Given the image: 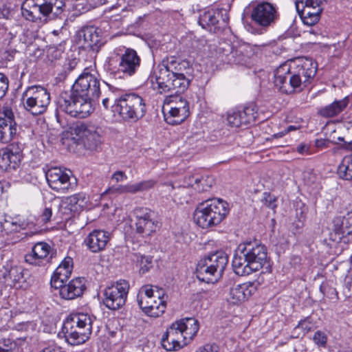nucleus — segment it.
I'll return each instance as SVG.
<instances>
[{
	"instance_id": "obj_57",
	"label": "nucleus",
	"mask_w": 352,
	"mask_h": 352,
	"mask_svg": "<svg viewBox=\"0 0 352 352\" xmlns=\"http://www.w3.org/2000/svg\"><path fill=\"white\" fill-rule=\"evenodd\" d=\"M72 270L70 269L63 268L62 267H57L54 273L60 276V279L67 280L72 274Z\"/></svg>"
},
{
	"instance_id": "obj_44",
	"label": "nucleus",
	"mask_w": 352,
	"mask_h": 352,
	"mask_svg": "<svg viewBox=\"0 0 352 352\" xmlns=\"http://www.w3.org/2000/svg\"><path fill=\"white\" fill-rule=\"evenodd\" d=\"M316 327L315 323L311 316L306 317L305 318L300 320L295 329H301L303 333H307Z\"/></svg>"
},
{
	"instance_id": "obj_50",
	"label": "nucleus",
	"mask_w": 352,
	"mask_h": 352,
	"mask_svg": "<svg viewBox=\"0 0 352 352\" xmlns=\"http://www.w3.org/2000/svg\"><path fill=\"white\" fill-rule=\"evenodd\" d=\"M109 85V90L111 91V94L104 98L102 101V105L104 106V107L105 109H108L109 107V101L111 100V101H113L114 102V98H118L119 95H120V90L116 87H114L111 85Z\"/></svg>"
},
{
	"instance_id": "obj_60",
	"label": "nucleus",
	"mask_w": 352,
	"mask_h": 352,
	"mask_svg": "<svg viewBox=\"0 0 352 352\" xmlns=\"http://www.w3.org/2000/svg\"><path fill=\"white\" fill-rule=\"evenodd\" d=\"M17 53V50L14 48L10 47L3 52V58L6 61H11L14 59L15 54Z\"/></svg>"
},
{
	"instance_id": "obj_10",
	"label": "nucleus",
	"mask_w": 352,
	"mask_h": 352,
	"mask_svg": "<svg viewBox=\"0 0 352 352\" xmlns=\"http://www.w3.org/2000/svg\"><path fill=\"white\" fill-rule=\"evenodd\" d=\"M192 69L189 61L180 60L175 56H168L164 58L154 69L153 74L151 77L153 84V78H162L163 75L168 74V77H174L180 75H192Z\"/></svg>"
},
{
	"instance_id": "obj_25",
	"label": "nucleus",
	"mask_w": 352,
	"mask_h": 352,
	"mask_svg": "<svg viewBox=\"0 0 352 352\" xmlns=\"http://www.w3.org/2000/svg\"><path fill=\"white\" fill-rule=\"evenodd\" d=\"M25 272L21 267H12L8 272L3 274L5 282L10 287L16 288H22L23 283H25Z\"/></svg>"
},
{
	"instance_id": "obj_1",
	"label": "nucleus",
	"mask_w": 352,
	"mask_h": 352,
	"mask_svg": "<svg viewBox=\"0 0 352 352\" xmlns=\"http://www.w3.org/2000/svg\"><path fill=\"white\" fill-rule=\"evenodd\" d=\"M100 95V80L85 69L74 82L70 94L59 98L58 107L72 117L84 118L94 111Z\"/></svg>"
},
{
	"instance_id": "obj_48",
	"label": "nucleus",
	"mask_w": 352,
	"mask_h": 352,
	"mask_svg": "<svg viewBox=\"0 0 352 352\" xmlns=\"http://www.w3.org/2000/svg\"><path fill=\"white\" fill-rule=\"evenodd\" d=\"M85 195L83 193H78L74 195H72L67 198V201L69 204L72 206L78 205L80 207H82L85 204L86 201Z\"/></svg>"
},
{
	"instance_id": "obj_7",
	"label": "nucleus",
	"mask_w": 352,
	"mask_h": 352,
	"mask_svg": "<svg viewBox=\"0 0 352 352\" xmlns=\"http://www.w3.org/2000/svg\"><path fill=\"white\" fill-rule=\"evenodd\" d=\"M64 6L63 0H25L21 6V14L26 19L36 21L50 14L58 16Z\"/></svg>"
},
{
	"instance_id": "obj_14",
	"label": "nucleus",
	"mask_w": 352,
	"mask_h": 352,
	"mask_svg": "<svg viewBox=\"0 0 352 352\" xmlns=\"http://www.w3.org/2000/svg\"><path fill=\"white\" fill-rule=\"evenodd\" d=\"M168 74H165L162 78H153L161 93L174 91L176 94H182L188 89L192 79V75H180L173 78L168 77Z\"/></svg>"
},
{
	"instance_id": "obj_24",
	"label": "nucleus",
	"mask_w": 352,
	"mask_h": 352,
	"mask_svg": "<svg viewBox=\"0 0 352 352\" xmlns=\"http://www.w3.org/2000/svg\"><path fill=\"white\" fill-rule=\"evenodd\" d=\"M196 275L197 278L207 283H214L217 282L221 275L215 272L214 269L204 259L199 261L196 268Z\"/></svg>"
},
{
	"instance_id": "obj_62",
	"label": "nucleus",
	"mask_w": 352,
	"mask_h": 352,
	"mask_svg": "<svg viewBox=\"0 0 352 352\" xmlns=\"http://www.w3.org/2000/svg\"><path fill=\"white\" fill-rule=\"evenodd\" d=\"M58 267H62L65 269L72 270L73 267V260L71 257H66L64 260L60 263Z\"/></svg>"
},
{
	"instance_id": "obj_59",
	"label": "nucleus",
	"mask_w": 352,
	"mask_h": 352,
	"mask_svg": "<svg viewBox=\"0 0 352 352\" xmlns=\"http://www.w3.org/2000/svg\"><path fill=\"white\" fill-rule=\"evenodd\" d=\"M316 176L315 174L311 172H305L303 174V180L306 185L311 186L316 182Z\"/></svg>"
},
{
	"instance_id": "obj_49",
	"label": "nucleus",
	"mask_w": 352,
	"mask_h": 352,
	"mask_svg": "<svg viewBox=\"0 0 352 352\" xmlns=\"http://www.w3.org/2000/svg\"><path fill=\"white\" fill-rule=\"evenodd\" d=\"M1 114L2 115V116H0V120L6 121V122L8 123H11L12 124L17 125L14 120V113L10 108L8 107H3Z\"/></svg>"
},
{
	"instance_id": "obj_39",
	"label": "nucleus",
	"mask_w": 352,
	"mask_h": 352,
	"mask_svg": "<svg viewBox=\"0 0 352 352\" xmlns=\"http://www.w3.org/2000/svg\"><path fill=\"white\" fill-rule=\"evenodd\" d=\"M156 182L155 180L149 179L133 184H127L126 192L127 193H137L153 188Z\"/></svg>"
},
{
	"instance_id": "obj_54",
	"label": "nucleus",
	"mask_w": 352,
	"mask_h": 352,
	"mask_svg": "<svg viewBox=\"0 0 352 352\" xmlns=\"http://www.w3.org/2000/svg\"><path fill=\"white\" fill-rule=\"evenodd\" d=\"M152 259L153 257L150 256H141L139 261L140 263V271L143 274L148 272L151 267Z\"/></svg>"
},
{
	"instance_id": "obj_58",
	"label": "nucleus",
	"mask_w": 352,
	"mask_h": 352,
	"mask_svg": "<svg viewBox=\"0 0 352 352\" xmlns=\"http://www.w3.org/2000/svg\"><path fill=\"white\" fill-rule=\"evenodd\" d=\"M114 193H127L126 192V185L122 186L120 185L118 186H112L109 188L104 194H114Z\"/></svg>"
},
{
	"instance_id": "obj_46",
	"label": "nucleus",
	"mask_w": 352,
	"mask_h": 352,
	"mask_svg": "<svg viewBox=\"0 0 352 352\" xmlns=\"http://www.w3.org/2000/svg\"><path fill=\"white\" fill-rule=\"evenodd\" d=\"M134 213L137 220L154 219V212L146 208H136L134 210Z\"/></svg>"
},
{
	"instance_id": "obj_33",
	"label": "nucleus",
	"mask_w": 352,
	"mask_h": 352,
	"mask_svg": "<svg viewBox=\"0 0 352 352\" xmlns=\"http://www.w3.org/2000/svg\"><path fill=\"white\" fill-rule=\"evenodd\" d=\"M17 133V125L0 120V142H10Z\"/></svg>"
},
{
	"instance_id": "obj_2",
	"label": "nucleus",
	"mask_w": 352,
	"mask_h": 352,
	"mask_svg": "<svg viewBox=\"0 0 352 352\" xmlns=\"http://www.w3.org/2000/svg\"><path fill=\"white\" fill-rule=\"evenodd\" d=\"M317 69V63L311 58H296L290 65L284 63L276 69L274 85L286 94L301 91L311 84Z\"/></svg>"
},
{
	"instance_id": "obj_16",
	"label": "nucleus",
	"mask_w": 352,
	"mask_h": 352,
	"mask_svg": "<svg viewBox=\"0 0 352 352\" xmlns=\"http://www.w3.org/2000/svg\"><path fill=\"white\" fill-rule=\"evenodd\" d=\"M223 12L221 10H210L204 12L199 16V24L203 28L215 32L217 29L221 28V25H226L228 21V16L226 11L224 10V16Z\"/></svg>"
},
{
	"instance_id": "obj_26",
	"label": "nucleus",
	"mask_w": 352,
	"mask_h": 352,
	"mask_svg": "<svg viewBox=\"0 0 352 352\" xmlns=\"http://www.w3.org/2000/svg\"><path fill=\"white\" fill-rule=\"evenodd\" d=\"M177 322L184 336V345H186L199 331L198 321L193 318H185Z\"/></svg>"
},
{
	"instance_id": "obj_35",
	"label": "nucleus",
	"mask_w": 352,
	"mask_h": 352,
	"mask_svg": "<svg viewBox=\"0 0 352 352\" xmlns=\"http://www.w3.org/2000/svg\"><path fill=\"white\" fill-rule=\"evenodd\" d=\"M195 179V184H196V186H195V190L199 192L208 191L213 186V185L215 184L214 178L212 176L208 175H197V178Z\"/></svg>"
},
{
	"instance_id": "obj_11",
	"label": "nucleus",
	"mask_w": 352,
	"mask_h": 352,
	"mask_svg": "<svg viewBox=\"0 0 352 352\" xmlns=\"http://www.w3.org/2000/svg\"><path fill=\"white\" fill-rule=\"evenodd\" d=\"M129 289V285L124 280L107 287L104 290V305L111 310L119 309L125 305Z\"/></svg>"
},
{
	"instance_id": "obj_20",
	"label": "nucleus",
	"mask_w": 352,
	"mask_h": 352,
	"mask_svg": "<svg viewBox=\"0 0 352 352\" xmlns=\"http://www.w3.org/2000/svg\"><path fill=\"white\" fill-rule=\"evenodd\" d=\"M50 187L57 191L64 192L71 186L69 175L58 168L49 169L45 175Z\"/></svg>"
},
{
	"instance_id": "obj_56",
	"label": "nucleus",
	"mask_w": 352,
	"mask_h": 352,
	"mask_svg": "<svg viewBox=\"0 0 352 352\" xmlns=\"http://www.w3.org/2000/svg\"><path fill=\"white\" fill-rule=\"evenodd\" d=\"M227 50L224 47H219L218 51L219 52H222V60L227 61L228 63L232 61L231 58L230 56L234 57V52L231 51L232 47L229 45H226Z\"/></svg>"
},
{
	"instance_id": "obj_22",
	"label": "nucleus",
	"mask_w": 352,
	"mask_h": 352,
	"mask_svg": "<svg viewBox=\"0 0 352 352\" xmlns=\"http://www.w3.org/2000/svg\"><path fill=\"white\" fill-rule=\"evenodd\" d=\"M256 290V287L252 282L234 285L230 289L229 301L232 304L243 302L250 297Z\"/></svg>"
},
{
	"instance_id": "obj_63",
	"label": "nucleus",
	"mask_w": 352,
	"mask_h": 352,
	"mask_svg": "<svg viewBox=\"0 0 352 352\" xmlns=\"http://www.w3.org/2000/svg\"><path fill=\"white\" fill-rule=\"evenodd\" d=\"M52 211L50 208H45L42 213L41 219L44 223L48 222L52 217Z\"/></svg>"
},
{
	"instance_id": "obj_19",
	"label": "nucleus",
	"mask_w": 352,
	"mask_h": 352,
	"mask_svg": "<svg viewBox=\"0 0 352 352\" xmlns=\"http://www.w3.org/2000/svg\"><path fill=\"white\" fill-rule=\"evenodd\" d=\"M110 240V234L103 230H94L84 239L83 244L93 253L103 251Z\"/></svg>"
},
{
	"instance_id": "obj_4",
	"label": "nucleus",
	"mask_w": 352,
	"mask_h": 352,
	"mask_svg": "<svg viewBox=\"0 0 352 352\" xmlns=\"http://www.w3.org/2000/svg\"><path fill=\"white\" fill-rule=\"evenodd\" d=\"M141 58L137 52L129 47L116 49L105 65L107 72L115 78L134 76L140 67Z\"/></svg>"
},
{
	"instance_id": "obj_36",
	"label": "nucleus",
	"mask_w": 352,
	"mask_h": 352,
	"mask_svg": "<svg viewBox=\"0 0 352 352\" xmlns=\"http://www.w3.org/2000/svg\"><path fill=\"white\" fill-rule=\"evenodd\" d=\"M340 177L345 180H352V155H344L338 166Z\"/></svg>"
},
{
	"instance_id": "obj_5",
	"label": "nucleus",
	"mask_w": 352,
	"mask_h": 352,
	"mask_svg": "<svg viewBox=\"0 0 352 352\" xmlns=\"http://www.w3.org/2000/svg\"><path fill=\"white\" fill-rule=\"evenodd\" d=\"M229 212L228 204L214 198L200 203L193 214L195 222L206 229L219 224Z\"/></svg>"
},
{
	"instance_id": "obj_8",
	"label": "nucleus",
	"mask_w": 352,
	"mask_h": 352,
	"mask_svg": "<svg viewBox=\"0 0 352 352\" xmlns=\"http://www.w3.org/2000/svg\"><path fill=\"white\" fill-rule=\"evenodd\" d=\"M250 18L252 22L258 27L257 32L263 34L274 25L279 18L277 8L267 1L259 2L252 6Z\"/></svg>"
},
{
	"instance_id": "obj_30",
	"label": "nucleus",
	"mask_w": 352,
	"mask_h": 352,
	"mask_svg": "<svg viewBox=\"0 0 352 352\" xmlns=\"http://www.w3.org/2000/svg\"><path fill=\"white\" fill-rule=\"evenodd\" d=\"M214 267L215 272L222 275L228 262V258L223 252L217 251L209 254L204 258Z\"/></svg>"
},
{
	"instance_id": "obj_29",
	"label": "nucleus",
	"mask_w": 352,
	"mask_h": 352,
	"mask_svg": "<svg viewBox=\"0 0 352 352\" xmlns=\"http://www.w3.org/2000/svg\"><path fill=\"white\" fill-rule=\"evenodd\" d=\"M190 111L182 107H170L167 113L164 111L165 121L172 125L179 124L184 122L189 116Z\"/></svg>"
},
{
	"instance_id": "obj_21",
	"label": "nucleus",
	"mask_w": 352,
	"mask_h": 352,
	"mask_svg": "<svg viewBox=\"0 0 352 352\" xmlns=\"http://www.w3.org/2000/svg\"><path fill=\"white\" fill-rule=\"evenodd\" d=\"M72 331L66 330L62 328L65 340L71 345H79L85 342L92 332V325H87L83 327L74 326L71 328Z\"/></svg>"
},
{
	"instance_id": "obj_40",
	"label": "nucleus",
	"mask_w": 352,
	"mask_h": 352,
	"mask_svg": "<svg viewBox=\"0 0 352 352\" xmlns=\"http://www.w3.org/2000/svg\"><path fill=\"white\" fill-rule=\"evenodd\" d=\"M16 6L11 2H0V18L8 19L13 17Z\"/></svg>"
},
{
	"instance_id": "obj_51",
	"label": "nucleus",
	"mask_w": 352,
	"mask_h": 352,
	"mask_svg": "<svg viewBox=\"0 0 352 352\" xmlns=\"http://www.w3.org/2000/svg\"><path fill=\"white\" fill-rule=\"evenodd\" d=\"M313 340L318 346L325 347L327 342V337L325 333L321 331H317L313 336Z\"/></svg>"
},
{
	"instance_id": "obj_52",
	"label": "nucleus",
	"mask_w": 352,
	"mask_h": 352,
	"mask_svg": "<svg viewBox=\"0 0 352 352\" xmlns=\"http://www.w3.org/2000/svg\"><path fill=\"white\" fill-rule=\"evenodd\" d=\"M9 80L6 75L0 73V100H2L8 92Z\"/></svg>"
},
{
	"instance_id": "obj_42",
	"label": "nucleus",
	"mask_w": 352,
	"mask_h": 352,
	"mask_svg": "<svg viewBox=\"0 0 352 352\" xmlns=\"http://www.w3.org/2000/svg\"><path fill=\"white\" fill-rule=\"evenodd\" d=\"M37 37V33L34 30L28 28L23 30L19 40L22 43L29 46L33 44Z\"/></svg>"
},
{
	"instance_id": "obj_13",
	"label": "nucleus",
	"mask_w": 352,
	"mask_h": 352,
	"mask_svg": "<svg viewBox=\"0 0 352 352\" xmlns=\"http://www.w3.org/2000/svg\"><path fill=\"white\" fill-rule=\"evenodd\" d=\"M56 255V250L52 248L48 243L38 242L32 247V252L25 255V260L31 265L46 266L54 263Z\"/></svg>"
},
{
	"instance_id": "obj_47",
	"label": "nucleus",
	"mask_w": 352,
	"mask_h": 352,
	"mask_svg": "<svg viewBox=\"0 0 352 352\" xmlns=\"http://www.w3.org/2000/svg\"><path fill=\"white\" fill-rule=\"evenodd\" d=\"M141 296V298L144 301V298H147L148 300H151L155 298V289H153L151 285H145L143 286L139 291V293L137 296V300L138 301V298Z\"/></svg>"
},
{
	"instance_id": "obj_53",
	"label": "nucleus",
	"mask_w": 352,
	"mask_h": 352,
	"mask_svg": "<svg viewBox=\"0 0 352 352\" xmlns=\"http://www.w3.org/2000/svg\"><path fill=\"white\" fill-rule=\"evenodd\" d=\"M321 0H296L295 4L297 11H299L300 7L302 6H321Z\"/></svg>"
},
{
	"instance_id": "obj_61",
	"label": "nucleus",
	"mask_w": 352,
	"mask_h": 352,
	"mask_svg": "<svg viewBox=\"0 0 352 352\" xmlns=\"http://www.w3.org/2000/svg\"><path fill=\"white\" fill-rule=\"evenodd\" d=\"M197 352H219V347L217 344H206L202 348L199 349Z\"/></svg>"
},
{
	"instance_id": "obj_41",
	"label": "nucleus",
	"mask_w": 352,
	"mask_h": 352,
	"mask_svg": "<svg viewBox=\"0 0 352 352\" xmlns=\"http://www.w3.org/2000/svg\"><path fill=\"white\" fill-rule=\"evenodd\" d=\"M239 110L231 111L228 113V124L232 127H239L244 125Z\"/></svg>"
},
{
	"instance_id": "obj_17",
	"label": "nucleus",
	"mask_w": 352,
	"mask_h": 352,
	"mask_svg": "<svg viewBox=\"0 0 352 352\" xmlns=\"http://www.w3.org/2000/svg\"><path fill=\"white\" fill-rule=\"evenodd\" d=\"M77 39L79 43H82L83 47L98 51L103 44L100 30L94 26H85L77 32Z\"/></svg>"
},
{
	"instance_id": "obj_3",
	"label": "nucleus",
	"mask_w": 352,
	"mask_h": 352,
	"mask_svg": "<svg viewBox=\"0 0 352 352\" xmlns=\"http://www.w3.org/2000/svg\"><path fill=\"white\" fill-rule=\"evenodd\" d=\"M267 263V248L254 241L239 245L232 265L236 274L245 276L260 270Z\"/></svg>"
},
{
	"instance_id": "obj_34",
	"label": "nucleus",
	"mask_w": 352,
	"mask_h": 352,
	"mask_svg": "<svg viewBox=\"0 0 352 352\" xmlns=\"http://www.w3.org/2000/svg\"><path fill=\"white\" fill-rule=\"evenodd\" d=\"M23 155H0V172L16 169Z\"/></svg>"
},
{
	"instance_id": "obj_43",
	"label": "nucleus",
	"mask_w": 352,
	"mask_h": 352,
	"mask_svg": "<svg viewBox=\"0 0 352 352\" xmlns=\"http://www.w3.org/2000/svg\"><path fill=\"white\" fill-rule=\"evenodd\" d=\"M17 344L10 338L0 339V352H16Z\"/></svg>"
},
{
	"instance_id": "obj_9",
	"label": "nucleus",
	"mask_w": 352,
	"mask_h": 352,
	"mask_svg": "<svg viewBox=\"0 0 352 352\" xmlns=\"http://www.w3.org/2000/svg\"><path fill=\"white\" fill-rule=\"evenodd\" d=\"M22 99L25 109L34 116L43 113L50 102V93L41 86L29 87Z\"/></svg>"
},
{
	"instance_id": "obj_55",
	"label": "nucleus",
	"mask_w": 352,
	"mask_h": 352,
	"mask_svg": "<svg viewBox=\"0 0 352 352\" xmlns=\"http://www.w3.org/2000/svg\"><path fill=\"white\" fill-rule=\"evenodd\" d=\"M67 280L65 279H60V276L54 273L51 278L50 283L52 287H54L55 289H59L60 295L61 296V288L65 285H64V283Z\"/></svg>"
},
{
	"instance_id": "obj_6",
	"label": "nucleus",
	"mask_w": 352,
	"mask_h": 352,
	"mask_svg": "<svg viewBox=\"0 0 352 352\" xmlns=\"http://www.w3.org/2000/svg\"><path fill=\"white\" fill-rule=\"evenodd\" d=\"M112 111L124 121L135 122L142 118L146 111L144 100L135 93L122 94L114 98Z\"/></svg>"
},
{
	"instance_id": "obj_31",
	"label": "nucleus",
	"mask_w": 352,
	"mask_h": 352,
	"mask_svg": "<svg viewBox=\"0 0 352 352\" xmlns=\"http://www.w3.org/2000/svg\"><path fill=\"white\" fill-rule=\"evenodd\" d=\"M140 296L138 298V305L141 309L148 316L151 317L157 318L164 313L166 309V300H160L157 302L153 300L151 305H144L142 299Z\"/></svg>"
},
{
	"instance_id": "obj_12",
	"label": "nucleus",
	"mask_w": 352,
	"mask_h": 352,
	"mask_svg": "<svg viewBox=\"0 0 352 352\" xmlns=\"http://www.w3.org/2000/svg\"><path fill=\"white\" fill-rule=\"evenodd\" d=\"M329 239L333 242L346 244L352 242V211L333 218Z\"/></svg>"
},
{
	"instance_id": "obj_45",
	"label": "nucleus",
	"mask_w": 352,
	"mask_h": 352,
	"mask_svg": "<svg viewBox=\"0 0 352 352\" xmlns=\"http://www.w3.org/2000/svg\"><path fill=\"white\" fill-rule=\"evenodd\" d=\"M197 178V175H188L184 177L183 184H178L177 182H170L168 184L171 186L173 189L176 188H186V187H192L195 189V186L196 184H195V179Z\"/></svg>"
},
{
	"instance_id": "obj_18",
	"label": "nucleus",
	"mask_w": 352,
	"mask_h": 352,
	"mask_svg": "<svg viewBox=\"0 0 352 352\" xmlns=\"http://www.w3.org/2000/svg\"><path fill=\"white\" fill-rule=\"evenodd\" d=\"M162 345L166 351H177L184 345V336L177 320L173 322L163 335Z\"/></svg>"
},
{
	"instance_id": "obj_23",
	"label": "nucleus",
	"mask_w": 352,
	"mask_h": 352,
	"mask_svg": "<svg viewBox=\"0 0 352 352\" xmlns=\"http://www.w3.org/2000/svg\"><path fill=\"white\" fill-rule=\"evenodd\" d=\"M85 282V279L82 277L72 279L61 288V298L72 300L81 296L86 289Z\"/></svg>"
},
{
	"instance_id": "obj_38",
	"label": "nucleus",
	"mask_w": 352,
	"mask_h": 352,
	"mask_svg": "<svg viewBox=\"0 0 352 352\" xmlns=\"http://www.w3.org/2000/svg\"><path fill=\"white\" fill-rule=\"evenodd\" d=\"M239 111L244 125L254 122L257 118L256 108L253 104L245 107L243 110H239Z\"/></svg>"
},
{
	"instance_id": "obj_28",
	"label": "nucleus",
	"mask_w": 352,
	"mask_h": 352,
	"mask_svg": "<svg viewBox=\"0 0 352 352\" xmlns=\"http://www.w3.org/2000/svg\"><path fill=\"white\" fill-rule=\"evenodd\" d=\"M348 98L335 100L331 104L320 108L318 114L324 118H333L340 114L348 105Z\"/></svg>"
},
{
	"instance_id": "obj_64",
	"label": "nucleus",
	"mask_w": 352,
	"mask_h": 352,
	"mask_svg": "<svg viewBox=\"0 0 352 352\" xmlns=\"http://www.w3.org/2000/svg\"><path fill=\"white\" fill-rule=\"evenodd\" d=\"M40 352H63L62 349L56 345H49L47 347H45Z\"/></svg>"
},
{
	"instance_id": "obj_37",
	"label": "nucleus",
	"mask_w": 352,
	"mask_h": 352,
	"mask_svg": "<svg viewBox=\"0 0 352 352\" xmlns=\"http://www.w3.org/2000/svg\"><path fill=\"white\" fill-rule=\"evenodd\" d=\"M322 11V8H316L315 12H310L308 9H304L302 12H299L298 14L304 24L312 26L319 21Z\"/></svg>"
},
{
	"instance_id": "obj_32",
	"label": "nucleus",
	"mask_w": 352,
	"mask_h": 352,
	"mask_svg": "<svg viewBox=\"0 0 352 352\" xmlns=\"http://www.w3.org/2000/svg\"><path fill=\"white\" fill-rule=\"evenodd\" d=\"M158 221L155 219L137 220L136 232L142 236H150L154 233L159 227Z\"/></svg>"
},
{
	"instance_id": "obj_27",
	"label": "nucleus",
	"mask_w": 352,
	"mask_h": 352,
	"mask_svg": "<svg viewBox=\"0 0 352 352\" xmlns=\"http://www.w3.org/2000/svg\"><path fill=\"white\" fill-rule=\"evenodd\" d=\"M93 320L91 316L87 314L75 313L69 315L65 320L63 328L66 330L72 331L71 329L74 326L77 327H83L87 325H92Z\"/></svg>"
},
{
	"instance_id": "obj_15",
	"label": "nucleus",
	"mask_w": 352,
	"mask_h": 352,
	"mask_svg": "<svg viewBox=\"0 0 352 352\" xmlns=\"http://www.w3.org/2000/svg\"><path fill=\"white\" fill-rule=\"evenodd\" d=\"M74 131L76 135L82 139L88 150L99 152L98 148L101 144L102 137L94 126L80 123L74 127Z\"/></svg>"
}]
</instances>
